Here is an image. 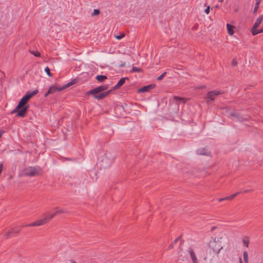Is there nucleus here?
Returning a JSON list of instances; mask_svg holds the SVG:
<instances>
[{"instance_id":"a211bd4d","label":"nucleus","mask_w":263,"mask_h":263,"mask_svg":"<svg viewBox=\"0 0 263 263\" xmlns=\"http://www.w3.org/2000/svg\"><path fill=\"white\" fill-rule=\"evenodd\" d=\"M251 190H245L243 191H241V192H238L237 193H236L235 194H233L231 195H230V198L231 199H233L234 198H235L236 196H237L238 195H239V194L240 193H247V192H250Z\"/></svg>"},{"instance_id":"2f4dec72","label":"nucleus","mask_w":263,"mask_h":263,"mask_svg":"<svg viewBox=\"0 0 263 263\" xmlns=\"http://www.w3.org/2000/svg\"><path fill=\"white\" fill-rule=\"evenodd\" d=\"M231 115L232 116H236V115L235 114H232ZM237 117L238 118V119L239 121H242L241 120V118H239V117H237Z\"/></svg>"},{"instance_id":"20e7f679","label":"nucleus","mask_w":263,"mask_h":263,"mask_svg":"<svg viewBox=\"0 0 263 263\" xmlns=\"http://www.w3.org/2000/svg\"><path fill=\"white\" fill-rule=\"evenodd\" d=\"M209 248L210 252L212 251L213 253L218 254L220 250L223 249V247L221 245L220 243L215 239L210 241L209 244Z\"/></svg>"},{"instance_id":"a878e982","label":"nucleus","mask_w":263,"mask_h":263,"mask_svg":"<svg viewBox=\"0 0 263 263\" xmlns=\"http://www.w3.org/2000/svg\"><path fill=\"white\" fill-rule=\"evenodd\" d=\"M45 72H46V73L47 74V75L49 77H51V73L50 72V69L48 67H46L45 68Z\"/></svg>"},{"instance_id":"f3484780","label":"nucleus","mask_w":263,"mask_h":263,"mask_svg":"<svg viewBox=\"0 0 263 263\" xmlns=\"http://www.w3.org/2000/svg\"><path fill=\"white\" fill-rule=\"evenodd\" d=\"M107 77L104 75H98L96 76V79L99 82H102L107 79Z\"/></svg>"},{"instance_id":"ddd939ff","label":"nucleus","mask_w":263,"mask_h":263,"mask_svg":"<svg viewBox=\"0 0 263 263\" xmlns=\"http://www.w3.org/2000/svg\"><path fill=\"white\" fill-rule=\"evenodd\" d=\"M126 79H127V78H121L119 81L118 83L115 86H114V88H113L114 89H117L119 88V87H120L121 86H122L125 83V80Z\"/></svg>"},{"instance_id":"f257e3e1","label":"nucleus","mask_w":263,"mask_h":263,"mask_svg":"<svg viewBox=\"0 0 263 263\" xmlns=\"http://www.w3.org/2000/svg\"><path fill=\"white\" fill-rule=\"evenodd\" d=\"M37 93V90L27 92L21 99L16 107L11 111V114L16 113L18 117H24L27 112L29 106L26 105L30 99Z\"/></svg>"},{"instance_id":"6ab92c4d","label":"nucleus","mask_w":263,"mask_h":263,"mask_svg":"<svg viewBox=\"0 0 263 263\" xmlns=\"http://www.w3.org/2000/svg\"><path fill=\"white\" fill-rule=\"evenodd\" d=\"M251 32L253 35H255L261 33V31H260V29H257V28H254V27H253L251 30Z\"/></svg>"},{"instance_id":"7ed1b4c3","label":"nucleus","mask_w":263,"mask_h":263,"mask_svg":"<svg viewBox=\"0 0 263 263\" xmlns=\"http://www.w3.org/2000/svg\"><path fill=\"white\" fill-rule=\"evenodd\" d=\"M114 157L110 153H104L99 158V164L101 168H106L112 163Z\"/></svg>"},{"instance_id":"c9c22d12","label":"nucleus","mask_w":263,"mask_h":263,"mask_svg":"<svg viewBox=\"0 0 263 263\" xmlns=\"http://www.w3.org/2000/svg\"><path fill=\"white\" fill-rule=\"evenodd\" d=\"M232 64H233V65H236L237 64V63H236V61L233 60V62H232Z\"/></svg>"},{"instance_id":"4c0bfd02","label":"nucleus","mask_w":263,"mask_h":263,"mask_svg":"<svg viewBox=\"0 0 263 263\" xmlns=\"http://www.w3.org/2000/svg\"><path fill=\"white\" fill-rule=\"evenodd\" d=\"M125 65V63L124 62L123 64H122L121 65V67H123V66H124Z\"/></svg>"},{"instance_id":"7c9ffc66","label":"nucleus","mask_w":263,"mask_h":263,"mask_svg":"<svg viewBox=\"0 0 263 263\" xmlns=\"http://www.w3.org/2000/svg\"><path fill=\"white\" fill-rule=\"evenodd\" d=\"M132 71H139V70L138 68L137 67H133V68H132Z\"/></svg>"},{"instance_id":"4be33fe9","label":"nucleus","mask_w":263,"mask_h":263,"mask_svg":"<svg viewBox=\"0 0 263 263\" xmlns=\"http://www.w3.org/2000/svg\"><path fill=\"white\" fill-rule=\"evenodd\" d=\"M260 3V0H256V1L254 12H255L258 9Z\"/></svg>"},{"instance_id":"5701e85b","label":"nucleus","mask_w":263,"mask_h":263,"mask_svg":"<svg viewBox=\"0 0 263 263\" xmlns=\"http://www.w3.org/2000/svg\"><path fill=\"white\" fill-rule=\"evenodd\" d=\"M100 11L99 9H94L93 12L91 14L92 16L98 15L100 14Z\"/></svg>"},{"instance_id":"412c9836","label":"nucleus","mask_w":263,"mask_h":263,"mask_svg":"<svg viewBox=\"0 0 263 263\" xmlns=\"http://www.w3.org/2000/svg\"><path fill=\"white\" fill-rule=\"evenodd\" d=\"M243 257L245 263H248V254L246 251L243 252Z\"/></svg>"},{"instance_id":"aec40b11","label":"nucleus","mask_w":263,"mask_h":263,"mask_svg":"<svg viewBox=\"0 0 263 263\" xmlns=\"http://www.w3.org/2000/svg\"><path fill=\"white\" fill-rule=\"evenodd\" d=\"M242 242L245 246H246L247 248L249 247V239L248 237L244 238L242 240Z\"/></svg>"},{"instance_id":"f8f14e48","label":"nucleus","mask_w":263,"mask_h":263,"mask_svg":"<svg viewBox=\"0 0 263 263\" xmlns=\"http://www.w3.org/2000/svg\"><path fill=\"white\" fill-rule=\"evenodd\" d=\"M62 90V88L61 87H58L56 85H52L49 88L48 92L53 93L56 91H60Z\"/></svg>"},{"instance_id":"4468645a","label":"nucleus","mask_w":263,"mask_h":263,"mask_svg":"<svg viewBox=\"0 0 263 263\" xmlns=\"http://www.w3.org/2000/svg\"><path fill=\"white\" fill-rule=\"evenodd\" d=\"M154 88L152 85L144 86L138 90V92H144L149 91L150 89Z\"/></svg>"},{"instance_id":"72a5a7b5","label":"nucleus","mask_w":263,"mask_h":263,"mask_svg":"<svg viewBox=\"0 0 263 263\" xmlns=\"http://www.w3.org/2000/svg\"><path fill=\"white\" fill-rule=\"evenodd\" d=\"M224 198H219V199H218V201L219 202H221V201H224Z\"/></svg>"},{"instance_id":"dca6fc26","label":"nucleus","mask_w":263,"mask_h":263,"mask_svg":"<svg viewBox=\"0 0 263 263\" xmlns=\"http://www.w3.org/2000/svg\"><path fill=\"white\" fill-rule=\"evenodd\" d=\"M227 30H228V33L230 34V35H233L234 33V26H232V25H231L229 24H227Z\"/></svg>"},{"instance_id":"9d476101","label":"nucleus","mask_w":263,"mask_h":263,"mask_svg":"<svg viewBox=\"0 0 263 263\" xmlns=\"http://www.w3.org/2000/svg\"><path fill=\"white\" fill-rule=\"evenodd\" d=\"M187 252L190 254L193 263H198V259L196 257V256L195 255V253L194 250L190 248L187 250Z\"/></svg>"},{"instance_id":"a19ab883","label":"nucleus","mask_w":263,"mask_h":263,"mask_svg":"<svg viewBox=\"0 0 263 263\" xmlns=\"http://www.w3.org/2000/svg\"><path fill=\"white\" fill-rule=\"evenodd\" d=\"M72 263H77V262H75V261H73Z\"/></svg>"},{"instance_id":"473e14b6","label":"nucleus","mask_w":263,"mask_h":263,"mask_svg":"<svg viewBox=\"0 0 263 263\" xmlns=\"http://www.w3.org/2000/svg\"><path fill=\"white\" fill-rule=\"evenodd\" d=\"M224 200H231V198H230V196H228V197H224Z\"/></svg>"},{"instance_id":"cd10ccee","label":"nucleus","mask_w":263,"mask_h":263,"mask_svg":"<svg viewBox=\"0 0 263 263\" xmlns=\"http://www.w3.org/2000/svg\"><path fill=\"white\" fill-rule=\"evenodd\" d=\"M125 36V34L122 33L120 35H115V37L118 40H121Z\"/></svg>"},{"instance_id":"b1692460","label":"nucleus","mask_w":263,"mask_h":263,"mask_svg":"<svg viewBox=\"0 0 263 263\" xmlns=\"http://www.w3.org/2000/svg\"><path fill=\"white\" fill-rule=\"evenodd\" d=\"M30 52L33 55H34V56L36 57H39L41 56V53L40 52L37 51H30Z\"/></svg>"},{"instance_id":"9b49d317","label":"nucleus","mask_w":263,"mask_h":263,"mask_svg":"<svg viewBox=\"0 0 263 263\" xmlns=\"http://www.w3.org/2000/svg\"><path fill=\"white\" fill-rule=\"evenodd\" d=\"M197 153L198 155L209 156L210 152L206 148H199L197 150Z\"/></svg>"},{"instance_id":"423d86ee","label":"nucleus","mask_w":263,"mask_h":263,"mask_svg":"<svg viewBox=\"0 0 263 263\" xmlns=\"http://www.w3.org/2000/svg\"><path fill=\"white\" fill-rule=\"evenodd\" d=\"M223 91L220 90H214L209 91L205 97L206 102L209 103L211 101H215L217 96L223 94Z\"/></svg>"},{"instance_id":"58836bf2","label":"nucleus","mask_w":263,"mask_h":263,"mask_svg":"<svg viewBox=\"0 0 263 263\" xmlns=\"http://www.w3.org/2000/svg\"><path fill=\"white\" fill-rule=\"evenodd\" d=\"M260 31H261V33L263 32V29H260Z\"/></svg>"},{"instance_id":"bb28decb","label":"nucleus","mask_w":263,"mask_h":263,"mask_svg":"<svg viewBox=\"0 0 263 263\" xmlns=\"http://www.w3.org/2000/svg\"><path fill=\"white\" fill-rule=\"evenodd\" d=\"M166 72H164L162 74H161L160 76H159L157 78V80H161L166 75Z\"/></svg>"},{"instance_id":"e433bc0d","label":"nucleus","mask_w":263,"mask_h":263,"mask_svg":"<svg viewBox=\"0 0 263 263\" xmlns=\"http://www.w3.org/2000/svg\"><path fill=\"white\" fill-rule=\"evenodd\" d=\"M239 263H242V261L241 258H239Z\"/></svg>"},{"instance_id":"c85d7f7f","label":"nucleus","mask_w":263,"mask_h":263,"mask_svg":"<svg viewBox=\"0 0 263 263\" xmlns=\"http://www.w3.org/2000/svg\"><path fill=\"white\" fill-rule=\"evenodd\" d=\"M71 84H72V83L71 82H69V83H67L66 85H65L61 87V88H62V90H63V89L67 88L68 87L70 86Z\"/></svg>"},{"instance_id":"1a4fd4ad","label":"nucleus","mask_w":263,"mask_h":263,"mask_svg":"<svg viewBox=\"0 0 263 263\" xmlns=\"http://www.w3.org/2000/svg\"><path fill=\"white\" fill-rule=\"evenodd\" d=\"M111 91V90H109L105 92H101L99 94H95L93 95L95 99L98 100H101L104 98H105L107 96H108L110 92Z\"/></svg>"},{"instance_id":"393cba45","label":"nucleus","mask_w":263,"mask_h":263,"mask_svg":"<svg viewBox=\"0 0 263 263\" xmlns=\"http://www.w3.org/2000/svg\"><path fill=\"white\" fill-rule=\"evenodd\" d=\"M174 99L175 100H176L177 101H183V102H185V99L184 98H180L179 97L175 96L174 97Z\"/></svg>"},{"instance_id":"c756f323","label":"nucleus","mask_w":263,"mask_h":263,"mask_svg":"<svg viewBox=\"0 0 263 263\" xmlns=\"http://www.w3.org/2000/svg\"><path fill=\"white\" fill-rule=\"evenodd\" d=\"M210 7L208 6L204 10V12L208 14L210 13Z\"/></svg>"},{"instance_id":"39448f33","label":"nucleus","mask_w":263,"mask_h":263,"mask_svg":"<svg viewBox=\"0 0 263 263\" xmlns=\"http://www.w3.org/2000/svg\"><path fill=\"white\" fill-rule=\"evenodd\" d=\"M41 172V169L39 166H30L25 168L23 170V174L27 176H34L39 175Z\"/></svg>"},{"instance_id":"f03ea898","label":"nucleus","mask_w":263,"mask_h":263,"mask_svg":"<svg viewBox=\"0 0 263 263\" xmlns=\"http://www.w3.org/2000/svg\"><path fill=\"white\" fill-rule=\"evenodd\" d=\"M64 212L65 210L64 209H58L57 211L53 213L48 212L45 213L43 214V218L42 219L27 224L25 226V227H38L44 225L48 222L57 214L63 213Z\"/></svg>"},{"instance_id":"f704fd0d","label":"nucleus","mask_w":263,"mask_h":263,"mask_svg":"<svg viewBox=\"0 0 263 263\" xmlns=\"http://www.w3.org/2000/svg\"><path fill=\"white\" fill-rule=\"evenodd\" d=\"M51 94V92H48V91L45 94V97H46L48 95Z\"/></svg>"},{"instance_id":"6e6552de","label":"nucleus","mask_w":263,"mask_h":263,"mask_svg":"<svg viewBox=\"0 0 263 263\" xmlns=\"http://www.w3.org/2000/svg\"><path fill=\"white\" fill-rule=\"evenodd\" d=\"M20 231V228L19 227H16L11 229L10 230L7 231L5 233V236L7 238L10 237L12 236L14 234L18 233Z\"/></svg>"},{"instance_id":"0eeeda50","label":"nucleus","mask_w":263,"mask_h":263,"mask_svg":"<svg viewBox=\"0 0 263 263\" xmlns=\"http://www.w3.org/2000/svg\"><path fill=\"white\" fill-rule=\"evenodd\" d=\"M108 88V85H104L98 86L89 91V93L91 95H95L106 90Z\"/></svg>"},{"instance_id":"2eb2a0df","label":"nucleus","mask_w":263,"mask_h":263,"mask_svg":"<svg viewBox=\"0 0 263 263\" xmlns=\"http://www.w3.org/2000/svg\"><path fill=\"white\" fill-rule=\"evenodd\" d=\"M262 21V16H260L256 19L253 27H254V28H257L261 23Z\"/></svg>"},{"instance_id":"ea45409f","label":"nucleus","mask_w":263,"mask_h":263,"mask_svg":"<svg viewBox=\"0 0 263 263\" xmlns=\"http://www.w3.org/2000/svg\"><path fill=\"white\" fill-rule=\"evenodd\" d=\"M223 0H219V2H223Z\"/></svg>"}]
</instances>
